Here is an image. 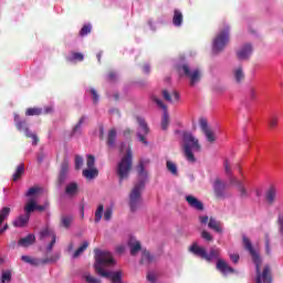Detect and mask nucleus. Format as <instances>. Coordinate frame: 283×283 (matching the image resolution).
I'll return each instance as SVG.
<instances>
[{
	"label": "nucleus",
	"instance_id": "f257e3e1",
	"mask_svg": "<svg viewBox=\"0 0 283 283\" xmlns=\"http://www.w3.org/2000/svg\"><path fill=\"white\" fill-rule=\"evenodd\" d=\"M189 252H192L196 256H200V259H205L210 263L213 259H217V270L227 276L228 274H234V268H231L224 259H220L221 249L217 247L210 248V252L208 253L207 248L199 245V243L195 242L189 247Z\"/></svg>",
	"mask_w": 283,
	"mask_h": 283
},
{
	"label": "nucleus",
	"instance_id": "f03ea898",
	"mask_svg": "<svg viewBox=\"0 0 283 283\" xmlns=\"http://www.w3.org/2000/svg\"><path fill=\"white\" fill-rule=\"evenodd\" d=\"M94 252L95 272L99 274V276H104V279H109L112 283H124L122 270H118L117 272H107L106 270H104L105 265H113L115 263L112 252H107L106 250H99L98 248H95Z\"/></svg>",
	"mask_w": 283,
	"mask_h": 283
},
{
	"label": "nucleus",
	"instance_id": "7ed1b4c3",
	"mask_svg": "<svg viewBox=\"0 0 283 283\" xmlns=\"http://www.w3.org/2000/svg\"><path fill=\"white\" fill-rule=\"evenodd\" d=\"M243 247L245 250L250 252L252 260L255 264L256 270V283H272V270L270 265H264L263 271L261 272V265L263 263L259 252L253 248V243H251V239L249 237L243 235Z\"/></svg>",
	"mask_w": 283,
	"mask_h": 283
},
{
	"label": "nucleus",
	"instance_id": "20e7f679",
	"mask_svg": "<svg viewBox=\"0 0 283 283\" xmlns=\"http://www.w3.org/2000/svg\"><path fill=\"white\" fill-rule=\"evenodd\" d=\"M133 170V151L127 149L126 154L119 160L116 167V175L118 177L119 185H123L124 180H128L130 171Z\"/></svg>",
	"mask_w": 283,
	"mask_h": 283
},
{
	"label": "nucleus",
	"instance_id": "39448f33",
	"mask_svg": "<svg viewBox=\"0 0 283 283\" xmlns=\"http://www.w3.org/2000/svg\"><path fill=\"white\" fill-rule=\"evenodd\" d=\"M192 149H195V151H201V145H200L198 138H196V136H193V134H191L189 132H185V134H184L185 156H186L187 160H189L190 163H196V156H195Z\"/></svg>",
	"mask_w": 283,
	"mask_h": 283
},
{
	"label": "nucleus",
	"instance_id": "423d86ee",
	"mask_svg": "<svg viewBox=\"0 0 283 283\" xmlns=\"http://www.w3.org/2000/svg\"><path fill=\"white\" fill-rule=\"evenodd\" d=\"M143 189H145L144 180H139L129 193V209L135 212L143 205Z\"/></svg>",
	"mask_w": 283,
	"mask_h": 283
},
{
	"label": "nucleus",
	"instance_id": "0eeeda50",
	"mask_svg": "<svg viewBox=\"0 0 283 283\" xmlns=\"http://www.w3.org/2000/svg\"><path fill=\"white\" fill-rule=\"evenodd\" d=\"M21 259L24 261V263H30V265L39 268L40 265H46L48 263H55L59 261V259H61V254L57 252L56 254H53L52 256H45L44 259H36L34 256L23 254Z\"/></svg>",
	"mask_w": 283,
	"mask_h": 283
},
{
	"label": "nucleus",
	"instance_id": "6e6552de",
	"mask_svg": "<svg viewBox=\"0 0 283 283\" xmlns=\"http://www.w3.org/2000/svg\"><path fill=\"white\" fill-rule=\"evenodd\" d=\"M177 70L180 74H185L190 80V85H196L201 81L202 72L199 69L191 70L189 64H180L177 66Z\"/></svg>",
	"mask_w": 283,
	"mask_h": 283
},
{
	"label": "nucleus",
	"instance_id": "1a4fd4ad",
	"mask_svg": "<svg viewBox=\"0 0 283 283\" xmlns=\"http://www.w3.org/2000/svg\"><path fill=\"white\" fill-rule=\"evenodd\" d=\"M230 40L229 30L221 31L216 38L212 43V52L213 53H221L223 49H226L228 42Z\"/></svg>",
	"mask_w": 283,
	"mask_h": 283
},
{
	"label": "nucleus",
	"instance_id": "9d476101",
	"mask_svg": "<svg viewBox=\"0 0 283 283\" xmlns=\"http://www.w3.org/2000/svg\"><path fill=\"white\" fill-rule=\"evenodd\" d=\"M137 122L139 123V127L142 128V133L137 132V137L139 138L140 143H143L144 145L148 146L149 143H148L146 136L150 132L149 126L146 123L145 118H137Z\"/></svg>",
	"mask_w": 283,
	"mask_h": 283
},
{
	"label": "nucleus",
	"instance_id": "9b49d317",
	"mask_svg": "<svg viewBox=\"0 0 283 283\" xmlns=\"http://www.w3.org/2000/svg\"><path fill=\"white\" fill-rule=\"evenodd\" d=\"M199 125L203 134H206V138L208 143H216L217 136L212 129H210L207 118H200Z\"/></svg>",
	"mask_w": 283,
	"mask_h": 283
},
{
	"label": "nucleus",
	"instance_id": "f8f14e48",
	"mask_svg": "<svg viewBox=\"0 0 283 283\" xmlns=\"http://www.w3.org/2000/svg\"><path fill=\"white\" fill-rule=\"evenodd\" d=\"M69 172H70V160L69 158H64L61 164V169L57 177L59 185H64V182H66L69 178Z\"/></svg>",
	"mask_w": 283,
	"mask_h": 283
},
{
	"label": "nucleus",
	"instance_id": "ddd939ff",
	"mask_svg": "<svg viewBox=\"0 0 283 283\" xmlns=\"http://www.w3.org/2000/svg\"><path fill=\"white\" fill-rule=\"evenodd\" d=\"M17 129H19V132H23L25 134L27 138H32L33 145H38L39 136H36V134H32V132H30L25 120H18Z\"/></svg>",
	"mask_w": 283,
	"mask_h": 283
},
{
	"label": "nucleus",
	"instance_id": "4468645a",
	"mask_svg": "<svg viewBox=\"0 0 283 283\" xmlns=\"http://www.w3.org/2000/svg\"><path fill=\"white\" fill-rule=\"evenodd\" d=\"M153 101H155V103H157V105H159V107L165 109L163 120H161V128L167 129V127L169 125V114L167 113V105H165V103L161 101V98H158L157 96H154Z\"/></svg>",
	"mask_w": 283,
	"mask_h": 283
},
{
	"label": "nucleus",
	"instance_id": "2eb2a0df",
	"mask_svg": "<svg viewBox=\"0 0 283 283\" xmlns=\"http://www.w3.org/2000/svg\"><path fill=\"white\" fill-rule=\"evenodd\" d=\"M186 202L189 205V207H191V209H205L203 201H200V199H198V197H195V195H186Z\"/></svg>",
	"mask_w": 283,
	"mask_h": 283
},
{
	"label": "nucleus",
	"instance_id": "dca6fc26",
	"mask_svg": "<svg viewBox=\"0 0 283 283\" xmlns=\"http://www.w3.org/2000/svg\"><path fill=\"white\" fill-rule=\"evenodd\" d=\"M252 53L253 46L251 44H244L243 46H241V49H239V51H237V57L240 61H245V59H250Z\"/></svg>",
	"mask_w": 283,
	"mask_h": 283
},
{
	"label": "nucleus",
	"instance_id": "f3484780",
	"mask_svg": "<svg viewBox=\"0 0 283 283\" xmlns=\"http://www.w3.org/2000/svg\"><path fill=\"white\" fill-rule=\"evenodd\" d=\"M227 185L220 178H217L213 184V191L217 198H224Z\"/></svg>",
	"mask_w": 283,
	"mask_h": 283
},
{
	"label": "nucleus",
	"instance_id": "a211bd4d",
	"mask_svg": "<svg viewBox=\"0 0 283 283\" xmlns=\"http://www.w3.org/2000/svg\"><path fill=\"white\" fill-rule=\"evenodd\" d=\"M265 200L270 207H273L277 200V189L274 186H271L265 192Z\"/></svg>",
	"mask_w": 283,
	"mask_h": 283
},
{
	"label": "nucleus",
	"instance_id": "6ab92c4d",
	"mask_svg": "<svg viewBox=\"0 0 283 283\" xmlns=\"http://www.w3.org/2000/svg\"><path fill=\"white\" fill-rule=\"evenodd\" d=\"M161 93L165 101H168L169 103H172V101H180V93L177 90H172L171 94L168 90H163Z\"/></svg>",
	"mask_w": 283,
	"mask_h": 283
},
{
	"label": "nucleus",
	"instance_id": "aec40b11",
	"mask_svg": "<svg viewBox=\"0 0 283 283\" xmlns=\"http://www.w3.org/2000/svg\"><path fill=\"white\" fill-rule=\"evenodd\" d=\"M208 228H210L211 230H214V232H223V226L221 223V221H218V219H216V217H210L209 221H208Z\"/></svg>",
	"mask_w": 283,
	"mask_h": 283
},
{
	"label": "nucleus",
	"instance_id": "412c9836",
	"mask_svg": "<svg viewBox=\"0 0 283 283\" xmlns=\"http://www.w3.org/2000/svg\"><path fill=\"white\" fill-rule=\"evenodd\" d=\"M78 185L77 182H70L66 185L65 193L69 196V198H75V196L78 195Z\"/></svg>",
	"mask_w": 283,
	"mask_h": 283
},
{
	"label": "nucleus",
	"instance_id": "4be33fe9",
	"mask_svg": "<svg viewBox=\"0 0 283 283\" xmlns=\"http://www.w3.org/2000/svg\"><path fill=\"white\" fill-rule=\"evenodd\" d=\"M36 241L35 234H27V237H22L18 241V245H22L23 248H28L29 245H32Z\"/></svg>",
	"mask_w": 283,
	"mask_h": 283
},
{
	"label": "nucleus",
	"instance_id": "5701e85b",
	"mask_svg": "<svg viewBox=\"0 0 283 283\" xmlns=\"http://www.w3.org/2000/svg\"><path fill=\"white\" fill-rule=\"evenodd\" d=\"M12 223L15 228H23L24 226H27V223H29V217L27 216V211L25 214H19V217H17L12 221Z\"/></svg>",
	"mask_w": 283,
	"mask_h": 283
},
{
	"label": "nucleus",
	"instance_id": "b1692460",
	"mask_svg": "<svg viewBox=\"0 0 283 283\" xmlns=\"http://www.w3.org/2000/svg\"><path fill=\"white\" fill-rule=\"evenodd\" d=\"M233 78L235 83H242L245 78L244 69L242 66H238L237 69H233Z\"/></svg>",
	"mask_w": 283,
	"mask_h": 283
},
{
	"label": "nucleus",
	"instance_id": "393cba45",
	"mask_svg": "<svg viewBox=\"0 0 283 283\" xmlns=\"http://www.w3.org/2000/svg\"><path fill=\"white\" fill-rule=\"evenodd\" d=\"M83 176L86 180H94L98 176V169H96L95 166L90 169H84Z\"/></svg>",
	"mask_w": 283,
	"mask_h": 283
},
{
	"label": "nucleus",
	"instance_id": "a878e982",
	"mask_svg": "<svg viewBox=\"0 0 283 283\" xmlns=\"http://www.w3.org/2000/svg\"><path fill=\"white\" fill-rule=\"evenodd\" d=\"M117 138V129L113 128L108 130L107 134V145L108 147H115Z\"/></svg>",
	"mask_w": 283,
	"mask_h": 283
},
{
	"label": "nucleus",
	"instance_id": "bb28decb",
	"mask_svg": "<svg viewBox=\"0 0 283 283\" xmlns=\"http://www.w3.org/2000/svg\"><path fill=\"white\" fill-rule=\"evenodd\" d=\"M182 21H184L182 12L179 11V9H175L174 18H172V24H175V27H181Z\"/></svg>",
	"mask_w": 283,
	"mask_h": 283
},
{
	"label": "nucleus",
	"instance_id": "cd10ccee",
	"mask_svg": "<svg viewBox=\"0 0 283 283\" xmlns=\"http://www.w3.org/2000/svg\"><path fill=\"white\" fill-rule=\"evenodd\" d=\"M35 209H36V201H35V199H29L28 203L24 207L25 216H28V221L30 219L31 213Z\"/></svg>",
	"mask_w": 283,
	"mask_h": 283
},
{
	"label": "nucleus",
	"instance_id": "c85d7f7f",
	"mask_svg": "<svg viewBox=\"0 0 283 283\" xmlns=\"http://www.w3.org/2000/svg\"><path fill=\"white\" fill-rule=\"evenodd\" d=\"M72 221H73L72 214H62V217L60 219V226L69 229L72 226Z\"/></svg>",
	"mask_w": 283,
	"mask_h": 283
},
{
	"label": "nucleus",
	"instance_id": "c756f323",
	"mask_svg": "<svg viewBox=\"0 0 283 283\" xmlns=\"http://www.w3.org/2000/svg\"><path fill=\"white\" fill-rule=\"evenodd\" d=\"M155 256L149 252V250H143L140 263H153Z\"/></svg>",
	"mask_w": 283,
	"mask_h": 283
},
{
	"label": "nucleus",
	"instance_id": "7c9ffc66",
	"mask_svg": "<svg viewBox=\"0 0 283 283\" xmlns=\"http://www.w3.org/2000/svg\"><path fill=\"white\" fill-rule=\"evenodd\" d=\"M24 171H25L24 165H23V164L18 165V167L15 168V172L13 174L12 180H13L14 182H17L18 180H20V178H22Z\"/></svg>",
	"mask_w": 283,
	"mask_h": 283
},
{
	"label": "nucleus",
	"instance_id": "2f4dec72",
	"mask_svg": "<svg viewBox=\"0 0 283 283\" xmlns=\"http://www.w3.org/2000/svg\"><path fill=\"white\" fill-rule=\"evenodd\" d=\"M49 237L52 238V240L50 241V243L46 245V252H52L53 251V248L56 243V232L50 228V234Z\"/></svg>",
	"mask_w": 283,
	"mask_h": 283
},
{
	"label": "nucleus",
	"instance_id": "473e14b6",
	"mask_svg": "<svg viewBox=\"0 0 283 283\" xmlns=\"http://www.w3.org/2000/svg\"><path fill=\"white\" fill-rule=\"evenodd\" d=\"M88 245H90L88 241H83V243L73 253V259H77V256L83 254V252H85V250H87Z\"/></svg>",
	"mask_w": 283,
	"mask_h": 283
},
{
	"label": "nucleus",
	"instance_id": "72a5a7b5",
	"mask_svg": "<svg viewBox=\"0 0 283 283\" xmlns=\"http://www.w3.org/2000/svg\"><path fill=\"white\" fill-rule=\"evenodd\" d=\"M128 245L130 248V254L133 256H135L137 254V252H139V250H142L140 241L129 242Z\"/></svg>",
	"mask_w": 283,
	"mask_h": 283
},
{
	"label": "nucleus",
	"instance_id": "f704fd0d",
	"mask_svg": "<svg viewBox=\"0 0 283 283\" xmlns=\"http://www.w3.org/2000/svg\"><path fill=\"white\" fill-rule=\"evenodd\" d=\"M27 116H40L43 114V108L42 107H28L25 112Z\"/></svg>",
	"mask_w": 283,
	"mask_h": 283
},
{
	"label": "nucleus",
	"instance_id": "c9c22d12",
	"mask_svg": "<svg viewBox=\"0 0 283 283\" xmlns=\"http://www.w3.org/2000/svg\"><path fill=\"white\" fill-rule=\"evenodd\" d=\"M50 234H51V228L50 226H45L39 232L40 241H44L48 237H50Z\"/></svg>",
	"mask_w": 283,
	"mask_h": 283
},
{
	"label": "nucleus",
	"instance_id": "e433bc0d",
	"mask_svg": "<svg viewBox=\"0 0 283 283\" xmlns=\"http://www.w3.org/2000/svg\"><path fill=\"white\" fill-rule=\"evenodd\" d=\"M12 281V270L2 271V283H11Z\"/></svg>",
	"mask_w": 283,
	"mask_h": 283
},
{
	"label": "nucleus",
	"instance_id": "4c0bfd02",
	"mask_svg": "<svg viewBox=\"0 0 283 283\" xmlns=\"http://www.w3.org/2000/svg\"><path fill=\"white\" fill-rule=\"evenodd\" d=\"M168 171L172 174V176H178V167L175 165V163H171V160H167L166 163Z\"/></svg>",
	"mask_w": 283,
	"mask_h": 283
},
{
	"label": "nucleus",
	"instance_id": "58836bf2",
	"mask_svg": "<svg viewBox=\"0 0 283 283\" xmlns=\"http://www.w3.org/2000/svg\"><path fill=\"white\" fill-rule=\"evenodd\" d=\"M104 210H105V206H103V203H99L95 211V221L96 222L101 221Z\"/></svg>",
	"mask_w": 283,
	"mask_h": 283
},
{
	"label": "nucleus",
	"instance_id": "ea45409f",
	"mask_svg": "<svg viewBox=\"0 0 283 283\" xmlns=\"http://www.w3.org/2000/svg\"><path fill=\"white\" fill-rule=\"evenodd\" d=\"M238 190H239L241 198H247L248 191H247L244 185L240 180L238 182Z\"/></svg>",
	"mask_w": 283,
	"mask_h": 283
},
{
	"label": "nucleus",
	"instance_id": "a19ab883",
	"mask_svg": "<svg viewBox=\"0 0 283 283\" xmlns=\"http://www.w3.org/2000/svg\"><path fill=\"white\" fill-rule=\"evenodd\" d=\"M91 31H92L91 24H84V27L80 31V35H82V36L88 35V33H91Z\"/></svg>",
	"mask_w": 283,
	"mask_h": 283
},
{
	"label": "nucleus",
	"instance_id": "79ce46f5",
	"mask_svg": "<svg viewBox=\"0 0 283 283\" xmlns=\"http://www.w3.org/2000/svg\"><path fill=\"white\" fill-rule=\"evenodd\" d=\"M277 125H279L277 116H270V118H269V126L271 128H275V127H277Z\"/></svg>",
	"mask_w": 283,
	"mask_h": 283
},
{
	"label": "nucleus",
	"instance_id": "37998d69",
	"mask_svg": "<svg viewBox=\"0 0 283 283\" xmlns=\"http://www.w3.org/2000/svg\"><path fill=\"white\" fill-rule=\"evenodd\" d=\"M83 165H84V160L82 156H75V169L76 170L82 169Z\"/></svg>",
	"mask_w": 283,
	"mask_h": 283
},
{
	"label": "nucleus",
	"instance_id": "c03bdc74",
	"mask_svg": "<svg viewBox=\"0 0 283 283\" xmlns=\"http://www.w3.org/2000/svg\"><path fill=\"white\" fill-rule=\"evenodd\" d=\"M201 238L205 239L206 241H213V237L211 232H209L208 230L201 231Z\"/></svg>",
	"mask_w": 283,
	"mask_h": 283
},
{
	"label": "nucleus",
	"instance_id": "a18cd8bd",
	"mask_svg": "<svg viewBox=\"0 0 283 283\" xmlns=\"http://www.w3.org/2000/svg\"><path fill=\"white\" fill-rule=\"evenodd\" d=\"M224 171L227 176H232V169L228 158L224 160Z\"/></svg>",
	"mask_w": 283,
	"mask_h": 283
},
{
	"label": "nucleus",
	"instance_id": "49530a36",
	"mask_svg": "<svg viewBox=\"0 0 283 283\" xmlns=\"http://www.w3.org/2000/svg\"><path fill=\"white\" fill-rule=\"evenodd\" d=\"M39 191H40L39 187H31V189H29L25 196L28 198H31V196H35L36 193H39Z\"/></svg>",
	"mask_w": 283,
	"mask_h": 283
},
{
	"label": "nucleus",
	"instance_id": "de8ad7c7",
	"mask_svg": "<svg viewBox=\"0 0 283 283\" xmlns=\"http://www.w3.org/2000/svg\"><path fill=\"white\" fill-rule=\"evenodd\" d=\"M85 279H86L87 283H101V279L91 276V274H85Z\"/></svg>",
	"mask_w": 283,
	"mask_h": 283
},
{
	"label": "nucleus",
	"instance_id": "09e8293b",
	"mask_svg": "<svg viewBox=\"0 0 283 283\" xmlns=\"http://www.w3.org/2000/svg\"><path fill=\"white\" fill-rule=\"evenodd\" d=\"M95 166V156H87V169H91Z\"/></svg>",
	"mask_w": 283,
	"mask_h": 283
},
{
	"label": "nucleus",
	"instance_id": "8fccbe9b",
	"mask_svg": "<svg viewBox=\"0 0 283 283\" xmlns=\"http://www.w3.org/2000/svg\"><path fill=\"white\" fill-rule=\"evenodd\" d=\"M10 212H11V208H9V206H4V208H2V223L4 219H7L8 214H10Z\"/></svg>",
	"mask_w": 283,
	"mask_h": 283
},
{
	"label": "nucleus",
	"instance_id": "3c124183",
	"mask_svg": "<svg viewBox=\"0 0 283 283\" xmlns=\"http://www.w3.org/2000/svg\"><path fill=\"white\" fill-rule=\"evenodd\" d=\"M137 172L139 174V176H146L144 163H139V164H138V166H137Z\"/></svg>",
	"mask_w": 283,
	"mask_h": 283
},
{
	"label": "nucleus",
	"instance_id": "603ef678",
	"mask_svg": "<svg viewBox=\"0 0 283 283\" xmlns=\"http://www.w3.org/2000/svg\"><path fill=\"white\" fill-rule=\"evenodd\" d=\"M112 214H113L112 208H106V210L104 211V219H106V221H109V219H112Z\"/></svg>",
	"mask_w": 283,
	"mask_h": 283
},
{
	"label": "nucleus",
	"instance_id": "864d4df0",
	"mask_svg": "<svg viewBox=\"0 0 283 283\" xmlns=\"http://www.w3.org/2000/svg\"><path fill=\"white\" fill-rule=\"evenodd\" d=\"M108 81H117V74L114 70H111L107 74Z\"/></svg>",
	"mask_w": 283,
	"mask_h": 283
},
{
	"label": "nucleus",
	"instance_id": "5fc2aeb1",
	"mask_svg": "<svg viewBox=\"0 0 283 283\" xmlns=\"http://www.w3.org/2000/svg\"><path fill=\"white\" fill-rule=\"evenodd\" d=\"M86 116H81L80 120L77 122V124L75 125V127L73 128V132H77V129H80L85 120Z\"/></svg>",
	"mask_w": 283,
	"mask_h": 283
},
{
	"label": "nucleus",
	"instance_id": "6e6d98bb",
	"mask_svg": "<svg viewBox=\"0 0 283 283\" xmlns=\"http://www.w3.org/2000/svg\"><path fill=\"white\" fill-rule=\"evenodd\" d=\"M91 94L93 96L94 103H97L99 96H98L97 91L95 90V87H91Z\"/></svg>",
	"mask_w": 283,
	"mask_h": 283
},
{
	"label": "nucleus",
	"instance_id": "4d7b16f0",
	"mask_svg": "<svg viewBox=\"0 0 283 283\" xmlns=\"http://www.w3.org/2000/svg\"><path fill=\"white\" fill-rule=\"evenodd\" d=\"M265 252L266 254H271V241L269 237L265 238Z\"/></svg>",
	"mask_w": 283,
	"mask_h": 283
},
{
	"label": "nucleus",
	"instance_id": "13d9d810",
	"mask_svg": "<svg viewBox=\"0 0 283 283\" xmlns=\"http://www.w3.org/2000/svg\"><path fill=\"white\" fill-rule=\"evenodd\" d=\"M146 279L148 281H150V283H155L156 281V274L154 272H148V274L146 275Z\"/></svg>",
	"mask_w": 283,
	"mask_h": 283
},
{
	"label": "nucleus",
	"instance_id": "bf43d9fd",
	"mask_svg": "<svg viewBox=\"0 0 283 283\" xmlns=\"http://www.w3.org/2000/svg\"><path fill=\"white\" fill-rule=\"evenodd\" d=\"M277 223H279V230H280L281 234H283V217H282V214H279Z\"/></svg>",
	"mask_w": 283,
	"mask_h": 283
},
{
	"label": "nucleus",
	"instance_id": "052dcab7",
	"mask_svg": "<svg viewBox=\"0 0 283 283\" xmlns=\"http://www.w3.org/2000/svg\"><path fill=\"white\" fill-rule=\"evenodd\" d=\"M52 112H54V107L52 105H46L44 107V111H43L44 114H52Z\"/></svg>",
	"mask_w": 283,
	"mask_h": 283
},
{
	"label": "nucleus",
	"instance_id": "680f3d73",
	"mask_svg": "<svg viewBox=\"0 0 283 283\" xmlns=\"http://www.w3.org/2000/svg\"><path fill=\"white\" fill-rule=\"evenodd\" d=\"M73 59H76V61H83L84 55L83 53H72Z\"/></svg>",
	"mask_w": 283,
	"mask_h": 283
},
{
	"label": "nucleus",
	"instance_id": "e2e57ef3",
	"mask_svg": "<svg viewBox=\"0 0 283 283\" xmlns=\"http://www.w3.org/2000/svg\"><path fill=\"white\" fill-rule=\"evenodd\" d=\"M230 259L233 261V263H239L240 254H230Z\"/></svg>",
	"mask_w": 283,
	"mask_h": 283
},
{
	"label": "nucleus",
	"instance_id": "0e129e2a",
	"mask_svg": "<svg viewBox=\"0 0 283 283\" xmlns=\"http://www.w3.org/2000/svg\"><path fill=\"white\" fill-rule=\"evenodd\" d=\"M199 221H200V223H208V221H209L208 214L200 216Z\"/></svg>",
	"mask_w": 283,
	"mask_h": 283
},
{
	"label": "nucleus",
	"instance_id": "69168bd1",
	"mask_svg": "<svg viewBox=\"0 0 283 283\" xmlns=\"http://www.w3.org/2000/svg\"><path fill=\"white\" fill-rule=\"evenodd\" d=\"M123 134L124 136L128 137V136H132L133 132L130 128H127V129H124Z\"/></svg>",
	"mask_w": 283,
	"mask_h": 283
},
{
	"label": "nucleus",
	"instance_id": "338daca9",
	"mask_svg": "<svg viewBox=\"0 0 283 283\" xmlns=\"http://www.w3.org/2000/svg\"><path fill=\"white\" fill-rule=\"evenodd\" d=\"M238 182H240V180H238V178H234V177L230 178L231 185H235L238 187Z\"/></svg>",
	"mask_w": 283,
	"mask_h": 283
},
{
	"label": "nucleus",
	"instance_id": "774afa93",
	"mask_svg": "<svg viewBox=\"0 0 283 283\" xmlns=\"http://www.w3.org/2000/svg\"><path fill=\"white\" fill-rule=\"evenodd\" d=\"M143 71L146 72V73H149L150 72L149 64H145V66L143 67Z\"/></svg>",
	"mask_w": 283,
	"mask_h": 283
}]
</instances>
